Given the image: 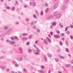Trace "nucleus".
<instances>
[{
    "instance_id": "obj_29",
    "label": "nucleus",
    "mask_w": 73,
    "mask_h": 73,
    "mask_svg": "<svg viewBox=\"0 0 73 73\" xmlns=\"http://www.w3.org/2000/svg\"><path fill=\"white\" fill-rule=\"evenodd\" d=\"M36 52L38 53H40L41 52V51L39 50H36Z\"/></svg>"
},
{
    "instance_id": "obj_40",
    "label": "nucleus",
    "mask_w": 73,
    "mask_h": 73,
    "mask_svg": "<svg viewBox=\"0 0 73 73\" xmlns=\"http://www.w3.org/2000/svg\"><path fill=\"white\" fill-rule=\"evenodd\" d=\"M19 49L21 51V53H22V49H21V48H19Z\"/></svg>"
},
{
    "instance_id": "obj_12",
    "label": "nucleus",
    "mask_w": 73,
    "mask_h": 73,
    "mask_svg": "<svg viewBox=\"0 0 73 73\" xmlns=\"http://www.w3.org/2000/svg\"><path fill=\"white\" fill-rule=\"evenodd\" d=\"M44 60L45 61H47V58L46 57V56H44Z\"/></svg>"
},
{
    "instance_id": "obj_42",
    "label": "nucleus",
    "mask_w": 73,
    "mask_h": 73,
    "mask_svg": "<svg viewBox=\"0 0 73 73\" xmlns=\"http://www.w3.org/2000/svg\"><path fill=\"white\" fill-rule=\"evenodd\" d=\"M70 27H71V28H73V25H70Z\"/></svg>"
},
{
    "instance_id": "obj_52",
    "label": "nucleus",
    "mask_w": 73,
    "mask_h": 73,
    "mask_svg": "<svg viewBox=\"0 0 73 73\" xmlns=\"http://www.w3.org/2000/svg\"><path fill=\"white\" fill-rule=\"evenodd\" d=\"M27 45H29V42H28L27 43Z\"/></svg>"
},
{
    "instance_id": "obj_7",
    "label": "nucleus",
    "mask_w": 73,
    "mask_h": 73,
    "mask_svg": "<svg viewBox=\"0 0 73 73\" xmlns=\"http://www.w3.org/2000/svg\"><path fill=\"white\" fill-rule=\"evenodd\" d=\"M46 39L47 40H48V42L49 43H50L51 42V40L48 37H47L46 38Z\"/></svg>"
},
{
    "instance_id": "obj_36",
    "label": "nucleus",
    "mask_w": 73,
    "mask_h": 73,
    "mask_svg": "<svg viewBox=\"0 0 73 73\" xmlns=\"http://www.w3.org/2000/svg\"><path fill=\"white\" fill-rule=\"evenodd\" d=\"M53 16H52V15H51L50 16H49V19H50V18H53Z\"/></svg>"
},
{
    "instance_id": "obj_26",
    "label": "nucleus",
    "mask_w": 73,
    "mask_h": 73,
    "mask_svg": "<svg viewBox=\"0 0 73 73\" xmlns=\"http://www.w3.org/2000/svg\"><path fill=\"white\" fill-rule=\"evenodd\" d=\"M56 33H58V34H60V32H59V31H56Z\"/></svg>"
},
{
    "instance_id": "obj_64",
    "label": "nucleus",
    "mask_w": 73,
    "mask_h": 73,
    "mask_svg": "<svg viewBox=\"0 0 73 73\" xmlns=\"http://www.w3.org/2000/svg\"><path fill=\"white\" fill-rule=\"evenodd\" d=\"M58 73H62V72H61L58 71Z\"/></svg>"
},
{
    "instance_id": "obj_16",
    "label": "nucleus",
    "mask_w": 73,
    "mask_h": 73,
    "mask_svg": "<svg viewBox=\"0 0 73 73\" xmlns=\"http://www.w3.org/2000/svg\"><path fill=\"white\" fill-rule=\"evenodd\" d=\"M38 72L41 73H44V72L43 70H40L38 71Z\"/></svg>"
},
{
    "instance_id": "obj_37",
    "label": "nucleus",
    "mask_w": 73,
    "mask_h": 73,
    "mask_svg": "<svg viewBox=\"0 0 73 73\" xmlns=\"http://www.w3.org/2000/svg\"><path fill=\"white\" fill-rule=\"evenodd\" d=\"M15 7H13L12 8V11H14L15 10Z\"/></svg>"
},
{
    "instance_id": "obj_59",
    "label": "nucleus",
    "mask_w": 73,
    "mask_h": 73,
    "mask_svg": "<svg viewBox=\"0 0 73 73\" xmlns=\"http://www.w3.org/2000/svg\"><path fill=\"white\" fill-rule=\"evenodd\" d=\"M30 5H32V3L31 2H30Z\"/></svg>"
},
{
    "instance_id": "obj_9",
    "label": "nucleus",
    "mask_w": 73,
    "mask_h": 73,
    "mask_svg": "<svg viewBox=\"0 0 73 73\" xmlns=\"http://www.w3.org/2000/svg\"><path fill=\"white\" fill-rule=\"evenodd\" d=\"M43 14H44V11H43V10H41V12L40 13V15L42 16L43 15Z\"/></svg>"
},
{
    "instance_id": "obj_48",
    "label": "nucleus",
    "mask_w": 73,
    "mask_h": 73,
    "mask_svg": "<svg viewBox=\"0 0 73 73\" xmlns=\"http://www.w3.org/2000/svg\"><path fill=\"white\" fill-rule=\"evenodd\" d=\"M66 29L65 30V31H67V30H68V27H66L65 28Z\"/></svg>"
},
{
    "instance_id": "obj_58",
    "label": "nucleus",
    "mask_w": 73,
    "mask_h": 73,
    "mask_svg": "<svg viewBox=\"0 0 73 73\" xmlns=\"http://www.w3.org/2000/svg\"><path fill=\"white\" fill-rule=\"evenodd\" d=\"M24 7H25V8H27V5H25L24 6Z\"/></svg>"
},
{
    "instance_id": "obj_39",
    "label": "nucleus",
    "mask_w": 73,
    "mask_h": 73,
    "mask_svg": "<svg viewBox=\"0 0 73 73\" xmlns=\"http://www.w3.org/2000/svg\"><path fill=\"white\" fill-rule=\"evenodd\" d=\"M60 58H62V59H63L64 58V57H63V56H60Z\"/></svg>"
},
{
    "instance_id": "obj_1",
    "label": "nucleus",
    "mask_w": 73,
    "mask_h": 73,
    "mask_svg": "<svg viewBox=\"0 0 73 73\" xmlns=\"http://www.w3.org/2000/svg\"><path fill=\"white\" fill-rule=\"evenodd\" d=\"M54 16H55V17L56 18H59L60 16H61V15L60 14H57V12H55L53 13Z\"/></svg>"
},
{
    "instance_id": "obj_32",
    "label": "nucleus",
    "mask_w": 73,
    "mask_h": 73,
    "mask_svg": "<svg viewBox=\"0 0 73 73\" xmlns=\"http://www.w3.org/2000/svg\"><path fill=\"white\" fill-rule=\"evenodd\" d=\"M29 20L28 19V18H26L25 21H29Z\"/></svg>"
},
{
    "instance_id": "obj_50",
    "label": "nucleus",
    "mask_w": 73,
    "mask_h": 73,
    "mask_svg": "<svg viewBox=\"0 0 73 73\" xmlns=\"http://www.w3.org/2000/svg\"><path fill=\"white\" fill-rule=\"evenodd\" d=\"M73 36H70V38L72 40L73 39Z\"/></svg>"
},
{
    "instance_id": "obj_63",
    "label": "nucleus",
    "mask_w": 73,
    "mask_h": 73,
    "mask_svg": "<svg viewBox=\"0 0 73 73\" xmlns=\"http://www.w3.org/2000/svg\"><path fill=\"white\" fill-rule=\"evenodd\" d=\"M18 73H22V72H20V71H18Z\"/></svg>"
},
{
    "instance_id": "obj_24",
    "label": "nucleus",
    "mask_w": 73,
    "mask_h": 73,
    "mask_svg": "<svg viewBox=\"0 0 73 73\" xmlns=\"http://www.w3.org/2000/svg\"><path fill=\"white\" fill-rule=\"evenodd\" d=\"M14 38H15V40H19L18 38H17V37L14 36Z\"/></svg>"
},
{
    "instance_id": "obj_19",
    "label": "nucleus",
    "mask_w": 73,
    "mask_h": 73,
    "mask_svg": "<svg viewBox=\"0 0 73 73\" xmlns=\"http://www.w3.org/2000/svg\"><path fill=\"white\" fill-rule=\"evenodd\" d=\"M4 28L6 29H7L9 28V27L8 26H5L4 27Z\"/></svg>"
},
{
    "instance_id": "obj_55",
    "label": "nucleus",
    "mask_w": 73,
    "mask_h": 73,
    "mask_svg": "<svg viewBox=\"0 0 73 73\" xmlns=\"http://www.w3.org/2000/svg\"><path fill=\"white\" fill-rule=\"evenodd\" d=\"M34 18H36V16L35 15H34Z\"/></svg>"
},
{
    "instance_id": "obj_27",
    "label": "nucleus",
    "mask_w": 73,
    "mask_h": 73,
    "mask_svg": "<svg viewBox=\"0 0 73 73\" xmlns=\"http://www.w3.org/2000/svg\"><path fill=\"white\" fill-rule=\"evenodd\" d=\"M60 44L61 46H62V42H61V41H60Z\"/></svg>"
},
{
    "instance_id": "obj_8",
    "label": "nucleus",
    "mask_w": 73,
    "mask_h": 73,
    "mask_svg": "<svg viewBox=\"0 0 73 73\" xmlns=\"http://www.w3.org/2000/svg\"><path fill=\"white\" fill-rule=\"evenodd\" d=\"M47 56L48 57H52V55L49 53H48L47 54Z\"/></svg>"
},
{
    "instance_id": "obj_6",
    "label": "nucleus",
    "mask_w": 73,
    "mask_h": 73,
    "mask_svg": "<svg viewBox=\"0 0 73 73\" xmlns=\"http://www.w3.org/2000/svg\"><path fill=\"white\" fill-rule=\"evenodd\" d=\"M17 60H18V61H21V60H23V58L21 57H19L17 58Z\"/></svg>"
},
{
    "instance_id": "obj_22",
    "label": "nucleus",
    "mask_w": 73,
    "mask_h": 73,
    "mask_svg": "<svg viewBox=\"0 0 73 73\" xmlns=\"http://www.w3.org/2000/svg\"><path fill=\"white\" fill-rule=\"evenodd\" d=\"M58 5H57V4H55L54 6V8H56L57 7Z\"/></svg>"
},
{
    "instance_id": "obj_46",
    "label": "nucleus",
    "mask_w": 73,
    "mask_h": 73,
    "mask_svg": "<svg viewBox=\"0 0 73 73\" xmlns=\"http://www.w3.org/2000/svg\"><path fill=\"white\" fill-rule=\"evenodd\" d=\"M36 31H37V32H38V33L40 32V31L39 29L37 30Z\"/></svg>"
},
{
    "instance_id": "obj_28",
    "label": "nucleus",
    "mask_w": 73,
    "mask_h": 73,
    "mask_svg": "<svg viewBox=\"0 0 73 73\" xmlns=\"http://www.w3.org/2000/svg\"><path fill=\"white\" fill-rule=\"evenodd\" d=\"M23 70L25 72V73H27V70H26V69H25V68H23Z\"/></svg>"
},
{
    "instance_id": "obj_45",
    "label": "nucleus",
    "mask_w": 73,
    "mask_h": 73,
    "mask_svg": "<svg viewBox=\"0 0 73 73\" xmlns=\"http://www.w3.org/2000/svg\"><path fill=\"white\" fill-rule=\"evenodd\" d=\"M33 46L34 47H35V48H36V44H34Z\"/></svg>"
},
{
    "instance_id": "obj_62",
    "label": "nucleus",
    "mask_w": 73,
    "mask_h": 73,
    "mask_svg": "<svg viewBox=\"0 0 73 73\" xmlns=\"http://www.w3.org/2000/svg\"><path fill=\"white\" fill-rule=\"evenodd\" d=\"M33 28H34V29H35L36 28V27L34 26V27H33Z\"/></svg>"
},
{
    "instance_id": "obj_3",
    "label": "nucleus",
    "mask_w": 73,
    "mask_h": 73,
    "mask_svg": "<svg viewBox=\"0 0 73 73\" xmlns=\"http://www.w3.org/2000/svg\"><path fill=\"white\" fill-rule=\"evenodd\" d=\"M54 37L55 38H60V36L58 35H54Z\"/></svg>"
},
{
    "instance_id": "obj_47",
    "label": "nucleus",
    "mask_w": 73,
    "mask_h": 73,
    "mask_svg": "<svg viewBox=\"0 0 73 73\" xmlns=\"http://www.w3.org/2000/svg\"><path fill=\"white\" fill-rule=\"evenodd\" d=\"M69 0H66L65 1V3H68V2H69Z\"/></svg>"
},
{
    "instance_id": "obj_43",
    "label": "nucleus",
    "mask_w": 73,
    "mask_h": 73,
    "mask_svg": "<svg viewBox=\"0 0 73 73\" xmlns=\"http://www.w3.org/2000/svg\"><path fill=\"white\" fill-rule=\"evenodd\" d=\"M35 54H38L39 53L38 52H35Z\"/></svg>"
},
{
    "instance_id": "obj_18",
    "label": "nucleus",
    "mask_w": 73,
    "mask_h": 73,
    "mask_svg": "<svg viewBox=\"0 0 73 73\" xmlns=\"http://www.w3.org/2000/svg\"><path fill=\"white\" fill-rule=\"evenodd\" d=\"M32 5L33 6H35V5H36V3L35 2H33Z\"/></svg>"
},
{
    "instance_id": "obj_17",
    "label": "nucleus",
    "mask_w": 73,
    "mask_h": 73,
    "mask_svg": "<svg viewBox=\"0 0 73 73\" xmlns=\"http://www.w3.org/2000/svg\"><path fill=\"white\" fill-rule=\"evenodd\" d=\"M5 9H10L11 8L7 6V7H5Z\"/></svg>"
},
{
    "instance_id": "obj_54",
    "label": "nucleus",
    "mask_w": 73,
    "mask_h": 73,
    "mask_svg": "<svg viewBox=\"0 0 73 73\" xmlns=\"http://www.w3.org/2000/svg\"><path fill=\"white\" fill-rule=\"evenodd\" d=\"M41 68L42 69H44V66H42L41 67Z\"/></svg>"
},
{
    "instance_id": "obj_15",
    "label": "nucleus",
    "mask_w": 73,
    "mask_h": 73,
    "mask_svg": "<svg viewBox=\"0 0 73 73\" xmlns=\"http://www.w3.org/2000/svg\"><path fill=\"white\" fill-rule=\"evenodd\" d=\"M1 68L3 69V70H4V69H5V66H1Z\"/></svg>"
},
{
    "instance_id": "obj_34",
    "label": "nucleus",
    "mask_w": 73,
    "mask_h": 73,
    "mask_svg": "<svg viewBox=\"0 0 73 73\" xmlns=\"http://www.w3.org/2000/svg\"><path fill=\"white\" fill-rule=\"evenodd\" d=\"M11 39L12 40H15V38H14L12 37H11Z\"/></svg>"
},
{
    "instance_id": "obj_23",
    "label": "nucleus",
    "mask_w": 73,
    "mask_h": 73,
    "mask_svg": "<svg viewBox=\"0 0 73 73\" xmlns=\"http://www.w3.org/2000/svg\"><path fill=\"white\" fill-rule=\"evenodd\" d=\"M66 52H67L68 53H69V49H68L66 48Z\"/></svg>"
},
{
    "instance_id": "obj_21",
    "label": "nucleus",
    "mask_w": 73,
    "mask_h": 73,
    "mask_svg": "<svg viewBox=\"0 0 73 73\" xmlns=\"http://www.w3.org/2000/svg\"><path fill=\"white\" fill-rule=\"evenodd\" d=\"M32 35H30L29 37V39H31V38H32Z\"/></svg>"
},
{
    "instance_id": "obj_25",
    "label": "nucleus",
    "mask_w": 73,
    "mask_h": 73,
    "mask_svg": "<svg viewBox=\"0 0 73 73\" xmlns=\"http://www.w3.org/2000/svg\"><path fill=\"white\" fill-rule=\"evenodd\" d=\"M29 53H31V52H32V50L31 49H29L28 50Z\"/></svg>"
},
{
    "instance_id": "obj_51",
    "label": "nucleus",
    "mask_w": 73,
    "mask_h": 73,
    "mask_svg": "<svg viewBox=\"0 0 73 73\" xmlns=\"http://www.w3.org/2000/svg\"><path fill=\"white\" fill-rule=\"evenodd\" d=\"M13 64H16V62L15 61H13Z\"/></svg>"
},
{
    "instance_id": "obj_57",
    "label": "nucleus",
    "mask_w": 73,
    "mask_h": 73,
    "mask_svg": "<svg viewBox=\"0 0 73 73\" xmlns=\"http://www.w3.org/2000/svg\"><path fill=\"white\" fill-rule=\"evenodd\" d=\"M33 69V66H32L31 67V69L32 70Z\"/></svg>"
},
{
    "instance_id": "obj_13",
    "label": "nucleus",
    "mask_w": 73,
    "mask_h": 73,
    "mask_svg": "<svg viewBox=\"0 0 73 73\" xmlns=\"http://www.w3.org/2000/svg\"><path fill=\"white\" fill-rule=\"evenodd\" d=\"M59 25L60 27H61V28H63V25H62V24H61V23H59Z\"/></svg>"
},
{
    "instance_id": "obj_60",
    "label": "nucleus",
    "mask_w": 73,
    "mask_h": 73,
    "mask_svg": "<svg viewBox=\"0 0 73 73\" xmlns=\"http://www.w3.org/2000/svg\"><path fill=\"white\" fill-rule=\"evenodd\" d=\"M45 5H46V6H48V4L46 3H45Z\"/></svg>"
},
{
    "instance_id": "obj_4",
    "label": "nucleus",
    "mask_w": 73,
    "mask_h": 73,
    "mask_svg": "<svg viewBox=\"0 0 73 73\" xmlns=\"http://www.w3.org/2000/svg\"><path fill=\"white\" fill-rule=\"evenodd\" d=\"M28 37H23L22 38V40L23 41H26L27 40H28Z\"/></svg>"
},
{
    "instance_id": "obj_41",
    "label": "nucleus",
    "mask_w": 73,
    "mask_h": 73,
    "mask_svg": "<svg viewBox=\"0 0 73 73\" xmlns=\"http://www.w3.org/2000/svg\"><path fill=\"white\" fill-rule=\"evenodd\" d=\"M66 44L67 46H68L69 45V44L68 43V41H66Z\"/></svg>"
},
{
    "instance_id": "obj_11",
    "label": "nucleus",
    "mask_w": 73,
    "mask_h": 73,
    "mask_svg": "<svg viewBox=\"0 0 73 73\" xmlns=\"http://www.w3.org/2000/svg\"><path fill=\"white\" fill-rule=\"evenodd\" d=\"M28 34H27V33H24L22 34V35L23 36H27V35H28Z\"/></svg>"
},
{
    "instance_id": "obj_44",
    "label": "nucleus",
    "mask_w": 73,
    "mask_h": 73,
    "mask_svg": "<svg viewBox=\"0 0 73 73\" xmlns=\"http://www.w3.org/2000/svg\"><path fill=\"white\" fill-rule=\"evenodd\" d=\"M53 26L52 25H51L50 27V28L51 29H53Z\"/></svg>"
},
{
    "instance_id": "obj_53",
    "label": "nucleus",
    "mask_w": 73,
    "mask_h": 73,
    "mask_svg": "<svg viewBox=\"0 0 73 73\" xmlns=\"http://www.w3.org/2000/svg\"><path fill=\"white\" fill-rule=\"evenodd\" d=\"M61 40H63V41H64V38H62Z\"/></svg>"
},
{
    "instance_id": "obj_33",
    "label": "nucleus",
    "mask_w": 73,
    "mask_h": 73,
    "mask_svg": "<svg viewBox=\"0 0 73 73\" xmlns=\"http://www.w3.org/2000/svg\"><path fill=\"white\" fill-rule=\"evenodd\" d=\"M64 33H62L61 34V37H62V36H64Z\"/></svg>"
},
{
    "instance_id": "obj_10",
    "label": "nucleus",
    "mask_w": 73,
    "mask_h": 73,
    "mask_svg": "<svg viewBox=\"0 0 73 73\" xmlns=\"http://www.w3.org/2000/svg\"><path fill=\"white\" fill-rule=\"evenodd\" d=\"M52 25L53 26H55V25H56V22H54L52 23Z\"/></svg>"
},
{
    "instance_id": "obj_31",
    "label": "nucleus",
    "mask_w": 73,
    "mask_h": 73,
    "mask_svg": "<svg viewBox=\"0 0 73 73\" xmlns=\"http://www.w3.org/2000/svg\"><path fill=\"white\" fill-rule=\"evenodd\" d=\"M55 60L56 61V62H58V58H55Z\"/></svg>"
},
{
    "instance_id": "obj_30",
    "label": "nucleus",
    "mask_w": 73,
    "mask_h": 73,
    "mask_svg": "<svg viewBox=\"0 0 73 73\" xmlns=\"http://www.w3.org/2000/svg\"><path fill=\"white\" fill-rule=\"evenodd\" d=\"M48 11V8H47L45 10V12L46 13Z\"/></svg>"
},
{
    "instance_id": "obj_56",
    "label": "nucleus",
    "mask_w": 73,
    "mask_h": 73,
    "mask_svg": "<svg viewBox=\"0 0 73 73\" xmlns=\"http://www.w3.org/2000/svg\"><path fill=\"white\" fill-rule=\"evenodd\" d=\"M7 72H9V69H7Z\"/></svg>"
},
{
    "instance_id": "obj_14",
    "label": "nucleus",
    "mask_w": 73,
    "mask_h": 73,
    "mask_svg": "<svg viewBox=\"0 0 73 73\" xmlns=\"http://www.w3.org/2000/svg\"><path fill=\"white\" fill-rule=\"evenodd\" d=\"M65 66L66 68H69V67H70V64H66Z\"/></svg>"
},
{
    "instance_id": "obj_49",
    "label": "nucleus",
    "mask_w": 73,
    "mask_h": 73,
    "mask_svg": "<svg viewBox=\"0 0 73 73\" xmlns=\"http://www.w3.org/2000/svg\"><path fill=\"white\" fill-rule=\"evenodd\" d=\"M50 35H51V36H52V35H53V33H52V32H51L50 33Z\"/></svg>"
},
{
    "instance_id": "obj_35",
    "label": "nucleus",
    "mask_w": 73,
    "mask_h": 73,
    "mask_svg": "<svg viewBox=\"0 0 73 73\" xmlns=\"http://www.w3.org/2000/svg\"><path fill=\"white\" fill-rule=\"evenodd\" d=\"M66 33H67V34H70V32L69 31H67Z\"/></svg>"
},
{
    "instance_id": "obj_38",
    "label": "nucleus",
    "mask_w": 73,
    "mask_h": 73,
    "mask_svg": "<svg viewBox=\"0 0 73 73\" xmlns=\"http://www.w3.org/2000/svg\"><path fill=\"white\" fill-rule=\"evenodd\" d=\"M15 66L16 67H18V66H19V65L17 64H15Z\"/></svg>"
},
{
    "instance_id": "obj_5",
    "label": "nucleus",
    "mask_w": 73,
    "mask_h": 73,
    "mask_svg": "<svg viewBox=\"0 0 73 73\" xmlns=\"http://www.w3.org/2000/svg\"><path fill=\"white\" fill-rule=\"evenodd\" d=\"M44 43L45 44H46V45H47L48 44V41H47V40H46L44 39Z\"/></svg>"
},
{
    "instance_id": "obj_61",
    "label": "nucleus",
    "mask_w": 73,
    "mask_h": 73,
    "mask_svg": "<svg viewBox=\"0 0 73 73\" xmlns=\"http://www.w3.org/2000/svg\"><path fill=\"white\" fill-rule=\"evenodd\" d=\"M71 63L73 64V60H72L71 61Z\"/></svg>"
},
{
    "instance_id": "obj_2",
    "label": "nucleus",
    "mask_w": 73,
    "mask_h": 73,
    "mask_svg": "<svg viewBox=\"0 0 73 73\" xmlns=\"http://www.w3.org/2000/svg\"><path fill=\"white\" fill-rule=\"evenodd\" d=\"M7 42H8L9 44H11V45H14V44L16 43V42H15L9 41L8 40H7Z\"/></svg>"
},
{
    "instance_id": "obj_20",
    "label": "nucleus",
    "mask_w": 73,
    "mask_h": 73,
    "mask_svg": "<svg viewBox=\"0 0 73 73\" xmlns=\"http://www.w3.org/2000/svg\"><path fill=\"white\" fill-rule=\"evenodd\" d=\"M61 9L62 10H64L65 9V6H63L62 7Z\"/></svg>"
}]
</instances>
